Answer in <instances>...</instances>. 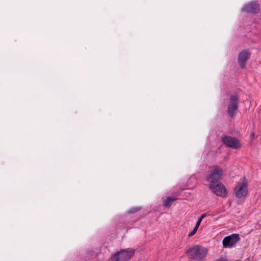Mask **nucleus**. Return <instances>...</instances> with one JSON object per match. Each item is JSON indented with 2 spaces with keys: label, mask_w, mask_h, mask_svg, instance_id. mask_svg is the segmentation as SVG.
<instances>
[{
  "label": "nucleus",
  "mask_w": 261,
  "mask_h": 261,
  "mask_svg": "<svg viewBox=\"0 0 261 261\" xmlns=\"http://www.w3.org/2000/svg\"><path fill=\"white\" fill-rule=\"evenodd\" d=\"M240 240L238 234L233 233L225 237L223 240V245L224 248H231Z\"/></svg>",
  "instance_id": "obj_8"
},
{
  "label": "nucleus",
  "mask_w": 261,
  "mask_h": 261,
  "mask_svg": "<svg viewBox=\"0 0 261 261\" xmlns=\"http://www.w3.org/2000/svg\"><path fill=\"white\" fill-rule=\"evenodd\" d=\"M250 55L247 50H243L240 53L238 56V62L241 68H243Z\"/></svg>",
  "instance_id": "obj_10"
},
{
  "label": "nucleus",
  "mask_w": 261,
  "mask_h": 261,
  "mask_svg": "<svg viewBox=\"0 0 261 261\" xmlns=\"http://www.w3.org/2000/svg\"><path fill=\"white\" fill-rule=\"evenodd\" d=\"M176 199V198L169 197L164 201L163 205L165 207H169L171 205V203Z\"/></svg>",
  "instance_id": "obj_11"
},
{
  "label": "nucleus",
  "mask_w": 261,
  "mask_h": 261,
  "mask_svg": "<svg viewBox=\"0 0 261 261\" xmlns=\"http://www.w3.org/2000/svg\"><path fill=\"white\" fill-rule=\"evenodd\" d=\"M207 253V248L199 245H195L187 251L189 257L196 261H204Z\"/></svg>",
  "instance_id": "obj_1"
},
{
  "label": "nucleus",
  "mask_w": 261,
  "mask_h": 261,
  "mask_svg": "<svg viewBox=\"0 0 261 261\" xmlns=\"http://www.w3.org/2000/svg\"><path fill=\"white\" fill-rule=\"evenodd\" d=\"M209 188L217 196L225 197L227 194L226 188L222 183L210 184Z\"/></svg>",
  "instance_id": "obj_7"
},
{
  "label": "nucleus",
  "mask_w": 261,
  "mask_h": 261,
  "mask_svg": "<svg viewBox=\"0 0 261 261\" xmlns=\"http://www.w3.org/2000/svg\"><path fill=\"white\" fill-rule=\"evenodd\" d=\"M198 226L195 225L194 229H193L192 231H191L189 234H188V236L189 237H192L193 236V235H194L195 234V233L196 232V231H197V229L198 228Z\"/></svg>",
  "instance_id": "obj_14"
},
{
  "label": "nucleus",
  "mask_w": 261,
  "mask_h": 261,
  "mask_svg": "<svg viewBox=\"0 0 261 261\" xmlns=\"http://www.w3.org/2000/svg\"><path fill=\"white\" fill-rule=\"evenodd\" d=\"M223 143L226 146L234 149L241 148V144L238 139L230 136H224L221 139Z\"/></svg>",
  "instance_id": "obj_6"
},
{
  "label": "nucleus",
  "mask_w": 261,
  "mask_h": 261,
  "mask_svg": "<svg viewBox=\"0 0 261 261\" xmlns=\"http://www.w3.org/2000/svg\"><path fill=\"white\" fill-rule=\"evenodd\" d=\"M215 261H228V260H227V259H225L224 258L221 257L220 258H218V259H216Z\"/></svg>",
  "instance_id": "obj_15"
},
{
  "label": "nucleus",
  "mask_w": 261,
  "mask_h": 261,
  "mask_svg": "<svg viewBox=\"0 0 261 261\" xmlns=\"http://www.w3.org/2000/svg\"><path fill=\"white\" fill-rule=\"evenodd\" d=\"M238 97L236 94L231 95L230 102L228 105L227 114L231 117L233 118L238 109Z\"/></svg>",
  "instance_id": "obj_5"
},
{
  "label": "nucleus",
  "mask_w": 261,
  "mask_h": 261,
  "mask_svg": "<svg viewBox=\"0 0 261 261\" xmlns=\"http://www.w3.org/2000/svg\"><path fill=\"white\" fill-rule=\"evenodd\" d=\"M250 136H251V138H253V137H254V133H252V134H251Z\"/></svg>",
  "instance_id": "obj_16"
},
{
  "label": "nucleus",
  "mask_w": 261,
  "mask_h": 261,
  "mask_svg": "<svg viewBox=\"0 0 261 261\" xmlns=\"http://www.w3.org/2000/svg\"><path fill=\"white\" fill-rule=\"evenodd\" d=\"M135 249L132 248L121 249L112 255L111 260L112 261H128L135 255Z\"/></svg>",
  "instance_id": "obj_3"
},
{
  "label": "nucleus",
  "mask_w": 261,
  "mask_h": 261,
  "mask_svg": "<svg viewBox=\"0 0 261 261\" xmlns=\"http://www.w3.org/2000/svg\"><path fill=\"white\" fill-rule=\"evenodd\" d=\"M210 214L208 213H203L198 218V221H197L196 225L197 226H199L202 220L204 219L206 216H209Z\"/></svg>",
  "instance_id": "obj_12"
},
{
  "label": "nucleus",
  "mask_w": 261,
  "mask_h": 261,
  "mask_svg": "<svg viewBox=\"0 0 261 261\" xmlns=\"http://www.w3.org/2000/svg\"><path fill=\"white\" fill-rule=\"evenodd\" d=\"M259 10V5L255 1H252L249 3L246 4L242 9L244 12L253 14L258 12Z\"/></svg>",
  "instance_id": "obj_9"
},
{
  "label": "nucleus",
  "mask_w": 261,
  "mask_h": 261,
  "mask_svg": "<svg viewBox=\"0 0 261 261\" xmlns=\"http://www.w3.org/2000/svg\"><path fill=\"white\" fill-rule=\"evenodd\" d=\"M223 171L218 166H213L210 167L205 175V178L210 184H217L220 180Z\"/></svg>",
  "instance_id": "obj_2"
},
{
  "label": "nucleus",
  "mask_w": 261,
  "mask_h": 261,
  "mask_svg": "<svg viewBox=\"0 0 261 261\" xmlns=\"http://www.w3.org/2000/svg\"><path fill=\"white\" fill-rule=\"evenodd\" d=\"M140 210V208L139 207H133V208H132L131 209H130L128 211V213L129 214H134V213L139 211Z\"/></svg>",
  "instance_id": "obj_13"
},
{
  "label": "nucleus",
  "mask_w": 261,
  "mask_h": 261,
  "mask_svg": "<svg viewBox=\"0 0 261 261\" xmlns=\"http://www.w3.org/2000/svg\"><path fill=\"white\" fill-rule=\"evenodd\" d=\"M248 181L245 178L240 179L234 189L235 197L242 198L246 197L248 194Z\"/></svg>",
  "instance_id": "obj_4"
}]
</instances>
